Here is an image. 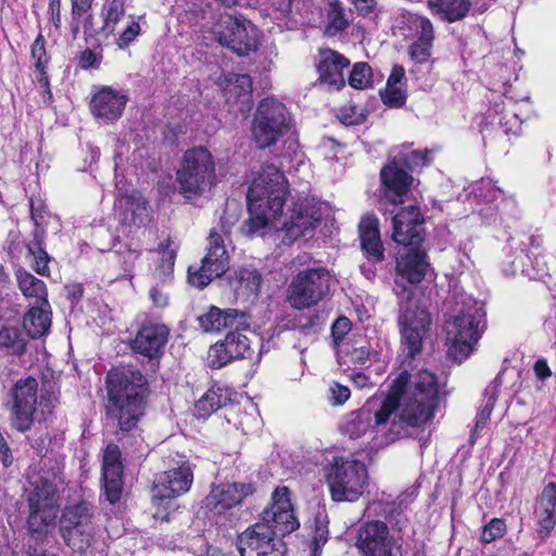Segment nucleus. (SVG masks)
<instances>
[{
	"label": "nucleus",
	"instance_id": "4468645a",
	"mask_svg": "<svg viewBox=\"0 0 556 556\" xmlns=\"http://www.w3.org/2000/svg\"><path fill=\"white\" fill-rule=\"evenodd\" d=\"M290 129V117L286 106L273 98L263 99L253 119L252 134L260 149L275 144Z\"/></svg>",
	"mask_w": 556,
	"mask_h": 556
},
{
	"label": "nucleus",
	"instance_id": "f03ea898",
	"mask_svg": "<svg viewBox=\"0 0 556 556\" xmlns=\"http://www.w3.org/2000/svg\"><path fill=\"white\" fill-rule=\"evenodd\" d=\"M438 379L429 370H420L413 377L403 371L379 409L375 412L377 426H384L394 414L391 432L396 437L406 434L404 426L418 428L432 417L438 403Z\"/></svg>",
	"mask_w": 556,
	"mask_h": 556
},
{
	"label": "nucleus",
	"instance_id": "a878e982",
	"mask_svg": "<svg viewBox=\"0 0 556 556\" xmlns=\"http://www.w3.org/2000/svg\"><path fill=\"white\" fill-rule=\"evenodd\" d=\"M349 64L350 61L337 51L331 49L321 50L317 65L320 83L340 89L345 85L343 70Z\"/></svg>",
	"mask_w": 556,
	"mask_h": 556
},
{
	"label": "nucleus",
	"instance_id": "de8ad7c7",
	"mask_svg": "<svg viewBox=\"0 0 556 556\" xmlns=\"http://www.w3.org/2000/svg\"><path fill=\"white\" fill-rule=\"evenodd\" d=\"M328 541V527L327 523L319 518L315 519L314 529L312 534V554L313 556H320L323 546Z\"/></svg>",
	"mask_w": 556,
	"mask_h": 556
},
{
	"label": "nucleus",
	"instance_id": "7ed1b4c3",
	"mask_svg": "<svg viewBox=\"0 0 556 556\" xmlns=\"http://www.w3.org/2000/svg\"><path fill=\"white\" fill-rule=\"evenodd\" d=\"M421 245L404 247L395 264L394 292L399 299V325L402 344L413 358L421 351L424 338L431 324L428 311L419 304L413 285L419 283L429 268Z\"/></svg>",
	"mask_w": 556,
	"mask_h": 556
},
{
	"label": "nucleus",
	"instance_id": "f8f14e48",
	"mask_svg": "<svg viewBox=\"0 0 556 556\" xmlns=\"http://www.w3.org/2000/svg\"><path fill=\"white\" fill-rule=\"evenodd\" d=\"M332 282L330 271L324 266L299 270L288 287V300L298 309L314 306L330 294Z\"/></svg>",
	"mask_w": 556,
	"mask_h": 556
},
{
	"label": "nucleus",
	"instance_id": "4c0bfd02",
	"mask_svg": "<svg viewBox=\"0 0 556 556\" xmlns=\"http://www.w3.org/2000/svg\"><path fill=\"white\" fill-rule=\"evenodd\" d=\"M379 428L375 422V413L367 406L352 413L350 419L345 424V432L352 439H357L365 434L370 428Z\"/></svg>",
	"mask_w": 556,
	"mask_h": 556
},
{
	"label": "nucleus",
	"instance_id": "9b49d317",
	"mask_svg": "<svg viewBox=\"0 0 556 556\" xmlns=\"http://www.w3.org/2000/svg\"><path fill=\"white\" fill-rule=\"evenodd\" d=\"M96 508L87 501L66 505L60 518V533L76 553L87 554L94 543Z\"/></svg>",
	"mask_w": 556,
	"mask_h": 556
},
{
	"label": "nucleus",
	"instance_id": "0e129e2a",
	"mask_svg": "<svg viewBox=\"0 0 556 556\" xmlns=\"http://www.w3.org/2000/svg\"><path fill=\"white\" fill-rule=\"evenodd\" d=\"M150 298L155 306L165 307L168 303L167 293L159 287H153L150 290Z\"/></svg>",
	"mask_w": 556,
	"mask_h": 556
},
{
	"label": "nucleus",
	"instance_id": "1a4fd4ad",
	"mask_svg": "<svg viewBox=\"0 0 556 556\" xmlns=\"http://www.w3.org/2000/svg\"><path fill=\"white\" fill-rule=\"evenodd\" d=\"M179 192L186 199H195L210 192L216 184V164L203 147L187 150L177 170Z\"/></svg>",
	"mask_w": 556,
	"mask_h": 556
},
{
	"label": "nucleus",
	"instance_id": "c756f323",
	"mask_svg": "<svg viewBox=\"0 0 556 556\" xmlns=\"http://www.w3.org/2000/svg\"><path fill=\"white\" fill-rule=\"evenodd\" d=\"M540 528L548 533L556 525V485L548 483L538 500L535 510Z\"/></svg>",
	"mask_w": 556,
	"mask_h": 556
},
{
	"label": "nucleus",
	"instance_id": "9d476101",
	"mask_svg": "<svg viewBox=\"0 0 556 556\" xmlns=\"http://www.w3.org/2000/svg\"><path fill=\"white\" fill-rule=\"evenodd\" d=\"M428 154V150H401L391 162L381 168L383 195L389 203L397 205L403 202V197L413 182L409 172L429 165Z\"/></svg>",
	"mask_w": 556,
	"mask_h": 556
},
{
	"label": "nucleus",
	"instance_id": "0eeeda50",
	"mask_svg": "<svg viewBox=\"0 0 556 556\" xmlns=\"http://www.w3.org/2000/svg\"><path fill=\"white\" fill-rule=\"evenodd\" d=\"M58 394L53 381H43L39 389L34 377L17 380L11 390L14 428L25 432L30 429L34 421H45L58 402Z\"/></svg>",
	"mask_w": 556,
	"mask_h": 556
},
{
	"label": "nucleus",
	"instance_id": "dca6fc26",
	"mask_svg": "<svg viewBox=\"0 0 556 556\" xmlns=\"http://www.w3.org/2000/svg\"><path fill=\"white\" fill-rule=\"evenodd\" d=\"M240 556H285L286 545L266 522H255L238 535Z\"/></svg>",
	"mask_w": 556,
	"mask_h": 556
},
{
	"label": "nucleus",
	"instance_id": "6e6d98bb",
	"mask_svg": "<svg viewBox=\"0 0 556 556\" xmlns=\"http://www.w3.org/2000/svg\"><path fill=\"white\" fill-rule=\"evenodd\" d=\"M140 24L136 21H132L126 29L119 35L116 39V45L119 49L127 48L139 35L140 33Z\"/></svg>",
	"mask_w": 556,
	"mask_h": 556
},
{
	"label": "nucleus",
	"instance_id": "864d4df0",
	"mask_svg": "<svg viewBox=\"0 0 556 556\" xmlns=\"http://www.w3.org/2000/svg\"><path fill=\"white\" fill-rule=\"evenodd\" d=\"M323 323L324 319L318 314L305 317L303 320H300L295 332L303 336H314L319 331Z\"/></svg>",
	"mask_w": 556,
	"mask_h": 556
},
{
	"label": "nucleus",
	"instance_id": "4be33fe9",
	"mask_svg": "<svg viewBox=\"0 0 556 556\" xmlns=\"http://www.w3.org/2000/svg\"><path fill=\"white\" fill-rule=\"evenodd\" d=\"M122 181H116L118 191L116 206L119 213L121 222L124 225L144 227L151 219V212L148 201L140 192L134 191L126 193L121 186Z\"/></svg>",
	"mask_w": 556,
	"mask_h": 556
},
{
	"label": "nucleus",
	"instance_id": "774afa93",
	"mask_svg": "<svg viewBox=\"0 0 556 556\" xmlns=\"http://www.w3.org/2000/svg\"><path fill=\"white\" fill-rule=\"evenodd\" d=\"M0 462L5 466H10L12 464V454L9 448L3 435L0 433Z\"/></svg>",
	"mask_w": 556,
	"mask_h": 556
},
{
	"label": "nucleus",
	"instance_id": "09e8293b",
	"mask_svg": "<svg viewBox=\"0 0 556 556\" xmlns=\"http://www.w3.org/2000/svg\"><path fill=\"white\" fill-rule=\"evenodd\" d=\"M156 253L160 256V263L155 269V275L161 280H165L167 277L172 275L174 270L176 253L174 250H169L168 248L163 249L162 251H159Z\"/></svg>",
	"mask_w": 556,
	"mask_h": 556
},
{
	"label": "nucleus",
	"instance_id": "20e7f679",
	"mask_svg": "<svg viewBox=\"0 0 556 556\" xmlns=\"http://www.w3.org/2000/svg\"><path fill=\"white\" fill-rule=\"evenodd\" d=\"M147 379L134 368L112 369L106 375L108 416L121 431L132 430L143 415Z\"/></svg>",
	"mask_w": 556,
	"mask_h": 556
},
{
	"label": "nucleus",
	"instance_id": "412c9836",
	"mask_svg": "<svg viewBox=\"0 0 556 556\" xmlns=\"http://www.w3.org/2000/svg\"><path fill=\"white\" fill-rule=\"evenodd\" d=\"M169 329L164 324L146 321L130 342L135 353L153 359L159 357L167 343Z\"/></svg>",
	"mask_w": 556,
	"mask_h": 556
},
{
	"label": "nucleus",
	"instance_id": "a211bd4d",
	"mask_svg": "<svg viewBox=\"0 0 556 556\" xmlns=\"http://www.w3.org/2000/svg\"><path fill=\"white\" fill-rule=\"evenodd\" d=\"M193 481V473L190 465L181 462L176 468L156 475L152 488V501L161 506L163 502L169 501L186 493Z\"/></svg>",
	"mask_w": 556,
	"mask_h": 556
},
{
	"label": "nucleus",
	"instance_id": "ea45409f",
	"mask_svg": "<svg viewBox=\"0 0 556 556\" xmlns=\"http://www.w3.org/2000/svg\"><path fill=\"white\" fill-rule=\"evenodd\" d=\"M497 389L498 383L497 379L494 380L491 384H489L484 390L485 403L483 404L481 410L477 415L476 426L471 434V440L473 441L477 434L484 428L490 416L492 414L494 404L497 399Z\"/></svg>",
	"mask_w": 556,
	"mask_h": 556
},
{
	"label": "nucleus",
	"instance_id": "5701e85b",
	"mask_svg": "<svg viewBox=\"0 0 556 556\" xmlns=\"http://www.w3.org/2000/svg\"><path fill=\"white\" fill-rule=\"evenodd\" d=\"M102 479L106 500L115 504L121 500L123 493V465L121 450L114 444L106 445L102 459Z\"/></svg>",
	"mask_w": 556,
	"mask_h": 556
},
{
	"label": "nucleus",
	"instance_id": "13d9d810",
	"mask_svg": "<svg viewBox=\"0 0 556 556\" xmlns=\"http://www.w3.org/2000/svg\"><path fill=\"white\" fill-rule=\"evenodd\" d=\"M119 262L123 264L125 271H132L140 252L137 249L126 248L124 251H117Z\"/></svg>",
	"mask_w": 556,
	"mask_h": 556
},
{
	"label": "nucleus",
	"instance_id": "393cba45",
	"mask_svg": "<svg viewBox=\"0 0 556 556\" xmlns=\"http://www.w3.org/2000/svg\"><path fill=\"white\" fill-rule=\"evenodd\" d=\"M127 98L111 87H102L90 101V110L94 117L113 122L121 117Z\"/></svg>",
	"mask_w": 556,
	"mask_h": 556
},
{
	"label": "nucleus",
	"instance_id": "72a5a7b5",
	"mask_svg": "<svg viewBox=\"0 0 556 556\" xmlns=\"http://www.w3.org/2000/svg\"><path fill=\"white\" fill-rule=\"evenodd\" d=\"M230 285L238 296H255L262 285V276L255 268L241 267L230 278Z\"/></svg>",
	"mask_w": 556,
	"mask_h": 556
},
{
	"label": "nucleus",
	"instance_id": "7c9ffc66",
	"mask_svg": "<svg viewBox=\"0 0 556 556\" xmlns=\"http://www.w3.org/2000/svg\"><path fill=\"white\" fill-rule=\"evenodd\" d=\"M23 327L33 339L47 334L51 327L50 304L33 305L24 316Z\"/></svg>",
	"mask_w": 556,
	"mask_h": 556
},
{
	"label": "nucleus",
	"instance_id": "3c124183",
	"mask_svg": "<svg viewBox=\"0 0 556 556\" xmlns=\"http://www.w3.org/2000/svg\"><path fill=\"white\" fill-rule=\"evenodd\" d=\"M406 92L396 86H386L384 91H381L383 103L390 108L403 106L406 102Z\"/></svg>",
	"mask_w": 556,
	"mask_h": 556
},
{
	"label": "nucleus",
	"instance_id": "338daca9",
	"mask_svg": "<svg viewBox=\"0 0 556 556\" xmlns=\"http://www.w3.org/2000/svg\"><path fill=\"white\" fill-rule=\"evenodd\" d=\"M534 372H535V376L541 379V380H544L548 377L552 376V371L546 363L545 359H538L534 364Z\"/></svg>",
	"mask_w": 556,
	"mask_h": 556
},
{
	"label": "nucleus",
	"instance_id": "c85d7f7f",
	"mask_svg": "<svg viewBox=\"0 0 556 556\" xmlns=\"http://www.w3.org/2000/svg\"><path fill=\"white\" fill-rule=\"evenodd\" d=\"M238 318L244 319L245 314L233 308L220 309L211 306L206 313L198 317V321L204 332H219L237 325Z\"/></svg>",
	"mask_w": 556,
	"mask_h": 556
},
{
	"label": "nucleus",
	"instance_id": "5fc2aeb1",
	"mask_svg": "<svg viewBox=\"0 0 556 556\" xmlns=\"http://www.w3.org/2000/svg\"><path fill=\"white\" fill-rule=\"evenodd\" d=\"M478 191V197L486 202L496 201L503 194L502 190L491 179H482Z\"/></svg>",
	"mask_w": 556,
	"mask_h": 556
},
{
	"label": "nucleus",
	"instance_id": "79ce46f5",
	"mask_svg": "<svg viewBox=\"0 0 556 556\" xmlns=\"http://www.w3.org/2000/svg\"><path fill=\"white\" fill-rule=\"evenodd\" d=\"M240 324L241 321H238L237 325H235L236 328H238ZM223 342L228 348L230 351L229 354L232 355L235 359L250 356V340L243 332L239 331L238 329L227 333Z\"/></svg>",
	"mask_w": 556,
	"mask_h": 556
},
{
	"label": "nucleus",
	"instance_id": "a18cd8bd",
	"mask_svg": "<svg viewBox=\"0 0 556 556\" xmlns=\"http://www.w3.org/2000/svg\"><path fill=\"white\" fill-rule=\"evenodd\" d=\"M409 22L418 35L416 41L433 43V25L430 20L419 15H410Z\"/></svg>",
	"mask_w": 556,
	"mask_h": 556
},
{
	"label": "nucleus",
	"instance_id": "603ef678",
	"mask_svg": "<svg viewBox=\"0 0 556 556\" xmlns=\"http://www.w3.org/2000/svg\"><path fill=\"white\" fill-rule=\"evenodd\" d=\"M432 43L415 41L409 47L410 59L419 64L430 61Z\"/></svg>",
	"mask_w": 556,
	"mask_h": 556
},
{
	"label": "nucleus",
	"instance_id": "bf43d9fd",
	"mask_svg": "<svg viewBox=\"0 0 556 556\" xmlns=\"http://www.w3.org/2000/svg\"><path fill=\"white\" fill-rule=\"evenodd\" d=\"M93 0H71V15L73 21L79 22L83 15L88 13Z\"/></svg>",
	"mask_w": 556,
	"mask_h": 556
},
{
	"label": "nucleus",
	"instance_id": "39448f33",
	"mask_svg": "<svg viewBox=\"0 0 556 556\" xmlns=\"http://www.w3.org/2000/svg\"><path fill=\"white\" fill-rule=\"evenodd\" d=\"M194 13L198 17L195 22L201 24L203 39L207 46L217 42L239 55H247L257 49V29L242 16L216 14L210 4L199 8Z\"/></svg>",
	"mask_w": 556,
	"mask_h": 556
},
{
	"label": "nucleus",
	"instance_id": "423d86ee",
	"mask_svg": "<svg viewBox=\"0 0 556 556\" xmlns=\"http://www.w3.org/2000/svg\"><path fill=\"white\" fill-rule=\"evenodd\" d=\"M483 304L471 296L462 295L455 302L445 321L448 355L462 363L473 351L485 329Z\"/></svg>",
	"mask_w": 556,
	"mask_h": 556
},
{
	"label": "nucleus",
	"instance_id": "e433bc0d",
	"mask_svg": "<svg viewBox=\"0 0 556 556\" xmlns=\"http://www.w3.org/2000/svg\"><path fill=\"white\" fill-rule=\"evenodd\" d=\"M27 339L15 327H2L0 329V350L8 355L22 356L26 352Z\"/></svg>",
	"mask_w": 556,
	"mask_h": 556
},
{
	"label": "nucleus",
	"instance_id": "f3484780",
	"mask_svg": "<svg viewBox=\"0 0 556 556\" xmlns=\"http://www.w3.org/2000/svg\"><path fill=\"white\" fill-rule=\"evenodd\" d=\"M396 540L384 521L368 520L359 525L356 547L362 556H384L392 553Z\"/></svg>",
	"mask_w": 556,
	"mask_h": 556
},
{
	"label": "nucleus",
	"instance_id": "f257e3e1",
	"mask_svg": "<svg viewBox=\"0 0 556 556\" xmlns=\"http://www.w3.org/2000/svg\"><path fill=\"white\" fill-rule=\"evenodd\" d=\"M288 194V181L273 164H265L253 179L248 194L250 218L248 232L257 233L265 228L275 229L283 244L290 245L301 237H311L319 223L317 212L307 202L294 204L290 216L281 226L277 224Z\"/></svg>",
	"mask_w": 556,
	"mask_h": 556
},
{
	"label": "nucleus",
	"instance_id": "2eb2a0df",
	"mask_svg": "<svg viewBox=\"0 0 556 556\" xmlns=\"http://www.w3.org/2000/svg\"><path fill=\"white\" fill-rule=\"evenodd\" d=\"M56 486L48 478L38 476L30 481L27 489L29 516L28 529L31 533L41 535L55 518Z\"/></svg>",
	"mask_w": 556,
	"mask_h": 556
},
{
	"label": "nucleus",
	"instance_id": "c03bdc74",
	"mask_svg": "<svg viewBox=\"0 0 556 556\" xmlns=\"http://www.w3.org/2000/svg\"><path fill=\"white\" fill-rule=\"evenodd\" d=\"M228 348L223 341L213 344L207 353V365L211 368L219 369L228 363L235 361L233 356L229 354Z\"/></svg>",
	"mask_w": 556,
	"mask_h": 556
},
{
	"label": "nucleus",
	"instance_id": "69168bd1",
	"mask_svg": "<svg viewBox=\"0 0 556 556\" xmlns=\"http://www.w3.org/2000/svg\"><path fill=\"white\" fill-rule=\"evenodd\" d=\"M405 71L401 65H394L387 80V86H396L404 79Z\"/></svg>",
	"mask_w": 556,
	"mask_h": 556
},
{
	"label": "nucleus",
	"instance_id": "cd10ccee",
	"mask_svg": "<svg viewBox=\"0 0 556 556\" xmlns=\"http://www.w3.org/2000/svg\"><path fill=\"white\" fill-rule=\"evenodd\" d=\"M227 102L249 104L252 96V79L247 74L229 73L217 83Z\"/></svg>",
	"mask_w": 556,
	"mask_h": 556
},
{
	"label": "nucleus",
	"instance_id": "bb28decb",
	"mask_svg": "<svg viewBox=\"0 0 556 556\" xmlns=\"http://www.w3.org/2000/svg\"><path fill=\"white\" fill-rule=\"evenodd\" d=\"M359 240L363 252L369 262L380 263L384 258V248L380 238L379 220L374 215L362 218L359 226Z\"/></svg>",
	"mask_w": 556,
	"mask_h": 556
},
{
	"label": "nucleus",
	"instance_id": "58836bf2",
	"mask_svg": "<svg viewBox=\"0 0 556 556\" xmlns=\"http://www.w3.org/2000/svg\"><path fill=\"white\" fill-rule=\"evenodd\" d=\"M125 0H105L101 10L103 21L101 33L104 34L105 37L114 34L116 25L125 15Z\"/></svg>",
	"mask_w": 556,
	"mask_h": 556
},
{
	"label": "nucleus",
	"instance_id": "f704fd0d",
	"mask_svg": "<svg viewBox=\"0 0 556 556\" xmlns=\"http://www.w3.org/2000/svg\"><path fill=\"white\" fill-rule=\"evenodd\" d=\"M45 242V230L35 229L33 232V239L27 243V251L29 255L34 257V269L41 276H49V263L51 261L50 255L43 248Z\"/></svg>",
	"mask_w": 556,
	"mask_h": 556
},
{
	"label": "nucleus",
	"instance_id": "8fccbe9b",
	"mask_svg": "<svg viewBox=\"0 0 556 556\" xmlns=\"http://www.w3.org/2000/svg\"><path fill=\"white\" fill-rule=\"evenodd\" d=\"M506 533V523L503 519L493 518L482 529L481 541L491 543Z\"/></svg>",
	"mask_w": 556,
	"mask_h": 556
},
{
	"label": "nucleus",
	"instance_id": "49530a36",
	"mask_svg": "<svg viewBox=\"0 0 556 556\" xmlns=\"http://www.w3.org/2000/svg\"><path fill=\"white\" fill-rule=\"evenodd\" d=\"M30 53L36 70L41 75H46V67L49 62V58L46 51L45 38L41 34H39L33 42Z\"/></svg>",
	"mask_w": 556,
	"mask_h": 556
},
{
	"label": "nucleus",
	"instance_id": "37998d69",
	"mask_svg": "<svg viewBox=\"0 0 556 556\" xmlns=\"http://www.w3.org/2000/svg\"><path fill=\"white\" fill-rule=\"evenodd\" d=\"M371 68L367 63H356L349 77V84L355 89H366L371 86Z\"/></svg>",
	"mask_w": 556,
	"mask_h": 556
},
{
	"label": "nucleus",
	"instance_id": "4d7b16f0",
	"mask_svg": "<svg viewBox=\"0 0 556 556\" xmlns=\"http://www.w3.org/2000/svg\"><path fill=\"white\" fill-rule=\"evenodd\" d=\"M102 55L96 53L91 49H86L79 54V66L84 70L98 68L101 63Z\"/></svg>",
	"mask_w": 556,
	"mask_h": 556
},
{
	"label": "nucleus",
	"instance_id": "a19ab883",
	"mask_svg": "<svg viewBox=\"0 0 556 556\" xmlns=\"http://www.w3.org/2000/svg\"><path fill=\"white\" fill-rule=\"evenodd\" d=\"M350 25L342 3L338 0L331 1L327 10L326 34L336 36Z\"/></svg>",
	"mask_w": 556,
	"mask_h": 556
},
{
	"label": "nucleus",
	"instance_id": "b1692460",
	"mask_svg": "<svg viewBox=\"0 0 556 556\" xmlns=\"http://www.w3.org/2000/svg\"><path fill=\"white\" fill-rule=\"evenodd\" d=\"M251 493V486L240 483H223L214 486L205 497V507L216 515H222L237 506Z\"/></svg>",
	"mask_w": 556,
	"mask_h": 556
},
{
	"label": "nucleus",
	"instance_id": "052dcab7",
	"mask_svg": "<svg viewBox=\"0 0 556 556\" xmlns=\"http://www.w3.org/2000/svg\"><path fill=\"white\" fill-rule=\"evenodd\" d=\"M351 330V321L346 317H339L331 327V333L336 343Z\"/></svg>",
	"mask_w": 556,
	"mask_h": 556
},
{
	"label": "nucleus",
	"instance_id": "e2e57ef3",
	"mask_svg": "<svg viewBox=\"0 0 556 556\" xmlns=\"http://www.w3.org/2000/svg\"><path fill=\"white\" fill-rule=\"evenodd\" d=\"M355 8L356 12L362 16H368L374 13L377 8L376 0H349Z\"/></svg>",
	"mask_w": 556,
	"mask_h": 556
},
{
	"label": "nucleus",
	"instance_id": "6e6552de",
	"mask_svg": "<svg viewBox=\"0 0 556 556\" xmlns=\"http://www.w3.org/2000/svg\"><path fill=\"white\" fill-rule=\"evenodd\" d=\"M237 210L230 212L227 207L220 216L219 222L214 226L207 237L206 254L201 265H191L188 268V281L190 285L203 289L213 279L220 277L229 267V255L225 241L229 238L233 226L238 223Z\"/></svg>",
	"mask_w": 556,
	"mask_h": 556
},
{
	"label": "nucleus",
	"instance_id": "680f3d73",
	"mask_svg": "<svg viewBox=\"0 0 556 556\" xmlns=\"http://www.w3.org/2000/svg\"><path fill=\"white\" fill-rule=\"evenodd\" d=\"M331 400L334 405L343 404L350 397V389L340 383H333L330 388Z\"/></svg>",
	"mask_w": 556,
	"mask_h": 556
},
{
	"label": "nucleus",
	"instance_id": "ddd939ff",
	"mask_svg": "<svg viewBox=\"0 0 556 556\" xmlns=\"http://www.w3.org/2000/svg\"><path fill=\"white\" fill-rule=\"evenodd\" d=\"M331 497L336 502H354L365 491L367 468L355 459L336 458L327 475Z\"/></svg>",
	"mask_w": 556,
	"mask_h": 556
},
{
	"label": "nucleus",
	"instance_id": "6ab92c4d",
	"mask_svg": "<svg viewBox=\"0 0 556 556\" xmlns=\"http://www.w3.org/2000/svg\"><path fill=\"white\" fill-rule=\"evenodd\" d=\"M288 493V488H277L273 493L271 506L263 511L262 519L258 521L269 525L274 534L280 539L300 527Z\"/></svg>",
	"mask_w": 556,
	"mask_h": 556
},
{
	"label": "nucleus",
	"instance_id": "473e14b6",
	"mask_svg": "<svg viewBox=\"0 0 556 556\" xmlns=\"http://www.w3.org/2000/svg\"><path fill=\"white\" fill-rule=\"evenodd\" d=\"M230 401L228 389L214 386L210 388L195 403L194 410L198 418H206L225 406Z\"/></svg>",
	"mask_w": 556,
	"mask_h": 556
},
{
	"label": "nucleus",
	"instance_id": "c9c22d12",
	"mask_svg": "<svg viewBox=\"0 0 556 556\" xmlns=\"http://www.w3.org/2000/svg\"><path fill=\"white\" fill-rule=\"evenodd\" d=\"M18 288L22 291V293L29 299H35L36 304L47 305V288L46 283L36 278L34 275H31L28 271H17L16 274Z\"/></svg>",
	"mask_w": 556,
	"mask_h": 556
},
{
	"label": "nucleus",
	"instance_id": "2f4dec72",
	"mask_svg": "<svg viewBox=\"0 0 556 556\" xmlns=\"http://www.w3.org/2000/svg\"><path fill=\"white\" fill-rule=\"evenodd\" d=\"M431 12L447 23L465 18L470 11L472 0H428Z\"/></svg>",
	"mask_w": 556,
	"mask_h": 556
},
{
	"label": "nucleus",
	"instance_id": "aec40b11",
	"mask_svg": "<svg viewBox=\"0 0 556 556\" xmlns=\"http://www.w3.org/2000/svg\"><path fill=\"white\" fill-rule=\"evenodd\" d=\"M422 218L419 208L414 205L401 208L392 216V239L403 247L421 245Z\"/></svg>",
	"mask_w": 556,
	"mask_h": 556
}]
</instances>
